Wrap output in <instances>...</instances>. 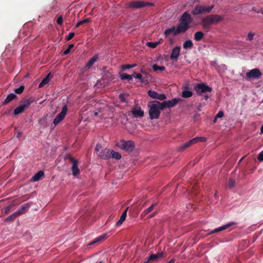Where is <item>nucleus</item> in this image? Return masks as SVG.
<instances>
[{
	"instance_id": "obj_1",
	"label": "nucleus",
	"mask_w": 263,
	"mask_h": 263,
	"mask_svg": "<svg viewBox=\"0 0 263 263\" xmlns=\"http://www.w3.org/2000/svg\"><path fill=\"white\" fill-rule=\"evenodd\" d=\"M161 102L154 101H151L148 104L149 108V115L151 120L158 119L161 110Z\"/></svg>"
},
{
	"instance_id": "obj_2",
	"label": "nucleus",
	"mask_w": 263,
	"mask_h": 263,
	"mask_svg": "<svg viewBox=\"0 0 263 263\" xmlns=\"http://www.w3.org/2000/svg\"><path fill=\"white\" fill-rule=\"evenodd\" d=\"M190 28V26L180 22L176 27L174 26L173 27L166 29L164 34L166 36H168L171 33H173V35L176 36L180 33L185 32Z\"/></svg>"
},
{
	"instance_id": "obj_3",
	"label": "nucleus",
	"mask_w": 263,
	"mask_h": 263,
	"mask_svg": "<svg viewBox=\"0 0 263 263\" xmlns=\"http://www.w3.org/2000/svg\"><path fill=\"white\" fill-rule=\"evenodd\" d=\"M223 20V17L218 14L206 16L201 21V25L204 29H209L213 24H216Z\"/></svg>"
},
{
	"instance_id": "obj_4",
	"label": "nucleus",
	"mask_w": 263,
	"mask_h": 263,
	"mask_svg": "<svg viewBox=\"0 0 263 263\" xmlns=\"http://www.w3.org/2000/svg\"><path fill=\"white\" fill-rule=\"evenodd\" d=\"M117 146L128 153L133 151L135 147V143L132 140L126 141L125 140H121L117 143Z\"/></svg>"
},
{
	"instance_id": "obj_5",
	"label": "nucleus",
	"mask_w": 263,
	"mask_h": 263,
	"mask_svg": "<svg viewBox=\"0 0 263 263\" xmlns=\"http://www.w3.org/2000/svg\"><path fill=\"white\" fill-rule=\"evenodd\" d=\"M157 202L153 203L149 207L145 209L141 213V216L142 218H144L145 216H147V218L149 219L154 217L157 214Z\"/></svg>"
},
{
	"instance_id": "obj_6",
	"label": "nucleus",
	"mask_w": 263,
	"mask_h": 263,
	"mask_svg": "<svg viewBox=\"0 0 263 263\" xmlns=\"http://www.w3.org/2000/svg\"><path fill=\"white\" fill-rule=\"evenodd\" d=\"M214 8V5L206 7L201 5H197L195 8L192 11V14L194 15H197L200 14H205L210 13Z\"/></svg>"
},
{
	"instance_id": "obj_7",
	"label": "nucleus",
	"mask_w": 263,
	"mask_h": 263,
	"mask_svg": "<svg viewBox=\"0 0 263 263\" xmlns=\"http://www.w3.org/2000/svg\"><path fill=\"white\" fill-rule=\"evenodd\" d=\"M194 90L198 95H202L203 93L211 92L212 88L205 85L204 83H199L196 84L194 87Z\"/></svg>"
},
{
	"instance_id": "obj_8",
	"label": "nucleus",
	"mask_w": 263,
	"mask_h": 263,
	"mask_svg": "<svg viewBox=\"0 0 263 263\" xmlns=\"http://www.w3.org/2000/svg\"><path fill=\"white\" fill-rule=\"evenodd\" d=\"M181 101V98H174L171 100L161 102V110H163L165 108L173 107Z\"/></svg>"
},
{
	"instance_id": "obj_9",
	"label": "nucleus",
	"mask_w": 263,
	"mask_h": 263,
	"mask_svg": "<svg viewBox=\"0 0 263 263\" xmlns=\"http://www.w3.org/2000/svg\"><path fill=\"white\" fill-rule=\"evenodd\" d=\"M262 75L261 72L258 68L253 69L247 72L246 74V80H249L251 78L259 79Z\"/></svg>"
},
{
	"instance_id": "obj_10",
	"label": "nucleus",
	"mask_w": 263,
	"mask_h": 263,
	"mask_svg": "<svg viewBox=\"0 0 263 263\" xmlns=\"http://www.w3.org/2000/svg\"><path fill=\"white\" fill-rule=\"evenodd\" d=\"M67 106L65 105L62 108L61 111L57 115L55 119L53 120V123L56 125L59 124L61 121H62L67 112Z\"/></svg>"
},
{
	"instance_id": "obj_11",
	"label": "nucleus",
	"mask_w": 263,
	"mask_h": 263,
	"mask_svg": "<svg viewBox=\"0 0 263 263\" xmlns=\"http://www.w3.org/2000/svg\"><path fill=\"white\" fill-rule=\"evenodd\" d=\"M66 158L69 160L72 164L71 170L73 175L77 176L80 173V170L78 167V161L69 155L67 156Z\"/></svg>"
},
{
	"instance_id": "obj_12",
	"label": "nucleus",
	"mask_w": 263,
	"mask_h": 263,
	"mask_svg": "<svg viewBox=\"0 0 263 263\" xmlns=\"http://www.w3.org/2000/svg\"><path fill=\"white\" fill-rule=\"evenodd\" d=\"M144 2L143 1H130L126 4L127 8L140 9L143 8Z\"/></svg>"
},
{
	"instance_id": "obj_13",
	"label": "nucleus",
	"mask_w": 263,
	"mask_h": 263,
	"mask_svg": "<svg viewBox=\"0 0 263 263\" xmlns=\"http://www.w3.org/2000/svg\"><path fill=\"white\" fill-rule=\"evenodd\" d=\"M192 18L191 15L187 12H184L181 16L180 18V22L184 23L190 26V24L192 22Z\"/></svg>"
},
{
	"instance_id": "obj_14",
	"label": "nucleus",
	"mask_w": 263,
	"mask_h": 263,
	"mask_svg": "<svg viewBox=\"0 0 263 263\" xmlns=\"http://www.w3.org/2000/svg\"><path fill=\"white\" fill-rule=\"evenodd\" d=\"M148 95L152 98L157 99L160 101L164 100L166 97L164 94H159L155 91L149 90L147 92Z\"/></svg>"
},
{
	"instance_id": "obj_15",
	"label": "nucleus",
	"mask_w": 263,
	"mask_h": 263,
	"mask_svg": "<svg viewBox=\"0 0 263 263\" xmlns=\"http://www.w3.org/2000/svg\"><path fill=\"white\" fill-rule=\"evenodd\" d=\"M235 224V223L234 222H229L226 224H224L221 227H220L219 228H217L215 229L214 230L211 231L209 233V234H213L215 233H217V232H219L220 231H223L224 230H226V229L229 228L230 227H232V226L234 225Z\"/></svg>"
},
{
	"instance_id": "obj_16",
	"label": "nucleus",
	"mask_w": 263,
	"mask_h": 263,
	"mask_svg": "<svg viewBox=\"0 0 263 263\" xmlns=\"http://www.w3.org/2000/svg\"><path fill=\"white\" fill-rule=\"evenodd\" d=\"M111 151L109 149L105 148L102 150L98 155L103 159H108L111 157Z\"/></svg>"
},
{
	"instance_id": "obj_17",
	"label": "nucleus",
	"mask_w": 263,
	"mask_h": 263,
	"mask_svg": "<svg viewBox=\"0 0 263 263\" xmlns=\"http://www.w3.org/2000/svg\"><path fill=\"white\" fill-rule=\"evenodd\" d=\"M131 112L135 118L142 117L144 116V111L141 109L140 107L136 106L134 107Z\"/></svg>"
},
{
	"instance_id": "obj_18",
	"label": "nucleus",
	"mask_w": 263,
	"mask_h": 263,
	"mask_svg": "<svg viewBox=\"0 0 263 263\" xmlns=\"http://www.w3.org/2000/svg\"><path fill=\"white\" fill-rule=\"evenodd\" d=\"M163 252H159L157 254H152L147 261L144 263H150L152 261H156L158 258H161L163 256Z\"/></svg>"
},
{
	"instance_id": "obj_19",
	"label": "nucleus",
	"mask_w": 263,
	"mask_h": 263,
	"mask_svg": "<svg viewBox=\"0 0 263 263\" xmlns=\"http://www.w3.org/2000/svg\"><path fill=\"white\" fill-rule=\"evenodd\" d=\"M195 140H193V139H192L189 140V141L185 142V143L183 144L182 145L178 147V151L179 152H183L185 149L190 147L191 145L195 144Z\"/></svg>"
},
{
	"instance_id": "obj_20",
	"label": "nucleus",
	"mask_w": 263,
	"mask_h": 263,
	"mask_svg": "<svg viewBox=\"0 0 263 263\" xmlns=\"http://www.w3.org/2000/svg\"><path fill=\"white\" fill-rule=\"evenodd\" d=\"M98 55H95L91 59H90L84 67L85 70H87L90 69L91 67L94 64V63L98 60Z\"/></svg>"
},
{
	"instance_id": "obj_21",
	"label": "nucleus",
	"mask_w": 263,
	"mask_h": 263,
	"mask_svg": "<svg viewBox=\"0 0 263 263\" xmlns=\"http://www.w3.org/2000/svg\"><path fill=\"white\" fill-rule=\"evenodd\" d=\"M180 47L179 46H176L173 49L172 53L170 56V58L172 60H178L179 55Z\"/></svg>"
},
{
	"instance_id": "obj_22",
	"label": "nucleus",
	"mask_w": 263,
	"mask_h": 263,
	"mask_svg": "<svg viewBox=\"0 0 263 263\" xmlns=\"http://www.w3.org/2000/svg\"><path fill=\"white\" fill-rule=\"evenodd\" d=\"M107 238V235L106 234H104L93 239L92 241H91L88 245H92L95 244H99L101 242Z\"/></svg>"
},
{
	"instance_id": "obj_23",
	"label": "nucleus",
	"mask_w": 263,
	"mask_h": 263,
	"mask_svg": "<svg viewBox=\"0 0 263 263\" xmlns=\"http://www.w3.org/2000/svg\"><path fill=\"white\" fill-rule=\"evenodd\" d=\"M34 102V99L32 97H30L28 99H24L22 102L21 104H23L25 109L28 108L32 103Z\"/></svg>"
},
{
	"instance_id": "obj_24",
	"label": "nucleus",
	"mask_w": 263,
	"mask_h": 263,
	"mask_svg": "<svg viewBox=\"0 0 263 263\" xmlns=\"http://www.w3.org/2000/svg\"><path fill=\"white\" fill-rule=\"evenodd\" d=\"M17 97L14 93L9 94L3 103V105H6Z\"/></svg>"
},
{
	"instance_id": "obj_25",
	"label": "nucleus",
	"mask_w": 263,
	"mask_h": 263,
	"mask_svg": "<svg viewBox=\"0 0 263 263\" xmlns=\"http://www.w3.org/2000/svg\"><path fill=\"white\" fill-rule=\"evenodd\" d=\"M44 175V172L43 171H39L32 177V180L34 182L40 180Z\"/></svg>"
},
{
	"instance_id": "obj_26",
	"label": "nucleus",
	"mask_w": 263,
	"mask_h": 263,
	"mask_svg": "<svg viewBox=\"0 0 263 263\" xmlns=\"http://www.w3.org/2000/svg\"><path fill=\"white\" fill-rule=\"evenodd\" d=\"M30 207V204L29 203H25L22 205L21 209L16 211V213H18V215L20 216L22 214L25 213L27 210Z\"/></svg>"
},
{
	"instance_id": "obj_27",
	"label": "nucleus",
	"mask_w": 263,
	"mask_h": 263,
	"mask_svg": "<svg viewBox=\"0 0 263 263\" xmlns=\"http://www.w3.org/2000/svg\"><path fill=\"white\" fill-rule=\"evenodd\" d=\"M183 47L185 49H191L193 47V43L190 40L185 41L183 44Z\"/></svg>"
},
{
	"instance_id": "obj_28",
	"label": "nucleus",
	"mask_w": 263,
	"mask_h": 263,
	"mask_svg": "<svg viewBox=\"0 0 263 263\" xmlns=\"http://www.w3.org/2000/svg\"><path fill=\"white\" fill-rule=\"evenodd\" d=\"M203 36L204 33L202 31H198L194 34V39L196 41H200Z\"/></svg>"
},
{
	"instance_id": "obj_29",
	"label": "nucleus",
	"mask_w": 263,
	"mask_h": 263,
	"mask_svg": "<svg viewBox=\"0 0 263 263\" xmlns=\"http://www.w3.org/2000/svg\"><path fill=\"white\" fill-rule=\"evenodd\" d=\"M25 109L23 104H21L14 110V114L16 115L22 113Z\"/></svg>"
},
{
	"instance_id": "obj_30",
	"label": "nucleus",
	"mask_w": 263,
	"mask_h": 263,
	"mask_svg": "<svg viewBox=\"0 0 263 263\" xmlns=\"http://www.w3.org/2000/svg\"><path fill=\"white\" fill-rule=\"evenodd\" d=\"M19 215H18V213H16V212L13 213L10 216H8L5 219V222H10L14 220V219Z\"/></svg>"
},
{
	"instance_id": "obj_31",
	"label": "nucleus",
	"mask_w": 263,
	"mask_h": 263,
	"mask_svg": "<svg viewBox=\"0 0 263 263\" xmlns=\"http://www.w3.org/2000/svg\"><path fill=\"white\" fill-rule=\"evenodd\" d=\"M120 78L122 80H127L129 81L133 79V76L129 75L125 73H122L120 74Z\"/></svg>"
},
{
	"instance_id": "obj_32",
	"label": "nucleus",
	"mask_w": 263,
	"mask_h": 263,
	"mask_svg": "<svg viewBox=\"0 0 263 263\" xmlns=\"http://www.w3.org/2000/svg\"><path fill=\"white\" fill-rule=\"evenodd\" d=\"M199 186L197 185V184L196 183L192 187V194H194L195 195L197 196V198H199V196L198 195V191L199 190Z\"/></svg>"
},
{
	"instance_id": "obj_33",
	"label": "nucleus",
	"mask_w": 263,
	"mask_h": 263,
	"mask_svg": "<svg viewBox=\"0 0 263 263\" xmlns=\"http://www.w3.org/2000/svg\"><path fill=\"white\" fill-rule=\"evenodd\" d=\"M193 92L190 90H183L182 92L181 96L184 98H188L192 97Z\"/></svg>"
},
{
	"instance_id": "obj_34",
	"label": "nucleus",
	"mask_w": 263,
	"mask_h": 263,
	"mask_svg": "<svg viewBox=\"0 0 263 263\" xmlns=\"http://www.w3.org/2000/svg\"><path fill=\"white\" fill-rule=\"evenodd\" d=\"M49 76H50V74H48L47 75V76L45 78H44L41 81V82L40 83V84L39 85V88L43 87L44 86H45L46 84H47L49 82Z\"/></svg>"
},
{
	"instance_id": "obj_35",
	"label": "nucleus",
	"mask_w": 263,
	"mask_h": 263,
	"mask_svg": "<svg viewBox=\"0 0 263 263\" xmlns=\"http://www.w3.org/2000/svg\"><path fill=\"white\" fill-rule=\"evenodd\" d=\"M111 157L117 160H119L121 158V155L119 153L115 152L113 150H111Z\"/></svg>"
},
{
	"instance_id": "obj_36",
	"label": "nucleus",
	"mask_w": 263,
	"mask_h": 263,
	"mask_svg": "<svg viewBox=\"0 0 263 263\" xmlns=\"http://www.w3.org/2000/svg\"><path fill=\"white\" fill-rule=\"evenodd\" d=\"M91 22V20L90 18H86L84 20H82L81 21H80L79 22H78L76 25V27L77 28V27H79L80 25H84V24H88L90 22Z\"/></svg>"
},
{
	"instance_id": "obj_37",
	"label": "nucleus",
	"mask_w": 263,
	"mask_h": 263,
	"mask_svg": "<svg viewBox=\"0 0 263 263\" xmlns=\"http://www.w3.org/2000/svg\"><path fill=\"white\" fill-rule=\"evenodd\" d=\"M160 44V42H147L146 43V45L152 48H156L158 45Z\"/></svg>"
},
{
	"instance_id": "obj_38",
	"label": "nucleus",
	"mask_w": 263,
	"mask_h": 263,
	"mask_svg": "<svg viewBox=\"0 0 263 263\" xmlns=\"http://www.w3.org/2000/svg\"><path fill=\"white\" fill-rule=\"evenodd\" d=\"M152 67H153V70L155 71H156L157 70L163 71L165 69L164 66H160L156 64H154L153 65Z\"/></svg>"
},
{
	"instance_id": "obj_39",
	"label": "nucleus",
	"mask_w": 263,
	"mask_h": 263,
	"mask_svg": "<svg viewBox=\"0 0 263 263\" xmlns=\"http://www.w3.org/2000/svg\"><path fill=\"white\" fill-rule=\"evenodd\" d=\"M255 33L251 32V31L249 32L247 35V38L246 39V40L249 41H252L254 39V36H255Z\"/></svg>"
},
{
	"instance_id": "obj_40",
	"label": "nucleus",
	"mask_w": 263,
	"mask_h": 263,
	"mask_svg": "<svg viewBox=\"0 0 263 263\" xmlns=\"http://www.w3.org/2000/svg\"><path fill=\"white\" fill-rule=\"evenodd\" d=\"M193 140H195V143H197L198 142H205L206 141V138L203 137H197L193 138Z\"/></svg>"
},
{
	"instance_id": "obj_41",
	"label": "nucleus",
	"mask_w": 263,
	"mask_h": 263,
	"mask_svg": "<svg viewBox=\"0 0 263 263\" xmlns=\"http://www.w3.org/2000/svg\"><path fill=\"white\" fill-rule=\"evenodd\" d=\"M24 89H25V86L24 85H21L18 88L15 89L14 90V91L17 94H21L23 92Z\"/></svg>"
},
{
	"instance_id": "obj_42",
	"label": "nucleus",
	"mask_w": 263,
	"mask_h": 263,
	"mask_svg": "<svg viewBox=\"0 0 263 263\" xmlns=\"http://www.w3.org/2000/svg\"><path fill=\"white\" fill-rule=\"evenodd\" d=\"M128 95V94L121 93L119 95V98L122 102H125L126 101V98Z\"/></svg>"
},
{
	"instance_id": "obj_43",
	"label": "nucleus",
	"mask_w": 263,
	"mask_h": 263,
	"mask_svg": "<svg viewBox=\"0 0 263 263\" xmlns=\"http://www.w3.org/2000/svg\"><path fill=\"white\" fill-rule=\"evenodd\" d=\"M136 66V64H133V65H130V64H127V65H123L122 66V70H126V69H129V68H133L134 67H135Z\"/></svg>"
},
{
	"instance_id": "obj_44",
	"label": "nucleus",
	"mask_w": 263,
	"mask_h": 263,
	"mask_svg": "<svg viewBox=\"0 0 263 263\" xmlns=\"http://www.w3.org/2000/svg\"><path fill=\"white\" fill-rule=\"evenodd\" d=\"M74 47V45L73 44H71L68 45V48L64 51V54H68L70 53L71 49H72Z\"/></svg>"
},
{
	"instance_id": "obj_45",
	"label": "nucleus",
	"mask_w": 263,
	"mask_h": 263,
	"mask_svg": "<svg viewBox=\"0 0 263 263\" xmlns=\"http://www.w3.org/2000/svg\"><path fill=\"white\" fill-rule=\"evenodd\" d=\"M235 181L232 179H230L228 182V186L230 188L233 187L235 186Z\"/></svg>"
},
{
	"instance_id": "obj_46",
	"label": "nucleus",
	"mask_w": 263,
	"mask_h": 263,
	"mask_svg": "<svg viewBox=\"0 0 263 263\" xmlns=\"http://www.w3.org/2000/svg\"><path fill=\"white\" fill-rule=\"evenodd\" d=\"M125 220V218H124L123 217H122V216H121L119 220L116 222V226L117 227L120 226Z\"/></svg>"
},
{
	"instance_id": "obj_47",
	"label": "nucleus",
	"mask_w": 263,
	"mask_h": 263,
	"mask_svg": "<svg viewBox=\"0 0 263 263\" xmlns=\"http://www.w3.org/2000/svg\"><path fill=\"white\" fill-rule=\"evenodd\" d=\"M57 23L60 25H62L63 23V18L62 15H60L58 17V18L57 20Z\"/></svg>"
},
{
	"instance_id": "obj_48",
	"label": "nucleus",
	"mask_w": 263,
	"mask_h": 263,
	"mask_svg": "<svg viewBox=\"0 0 263 263\" xmlns=\"http://www.w3.org/2000/svg\"><path fill=\"white\" fill-rule=\"evenodd\" d=\"M74 36V32H70L68 36L66 37L65 40L67 41H68L72 39Z\"/></svg>"
},
{
	"instance_id": "obj_49",
	"label": "nucleus",
	"mask_w": 263,
	"mask_h": 263,
	"mask_svg": "<svg viewBox=\"0 0 263 263\" xmlns=\"http://www.w3.org/2000/svg\"><path fill=\"white\" fill-rule=\"evenodd\" d=\"M135 78H136V79H139V80L140 81V82H142V83L144 82V79L142 78V75H141L140 73H138V74L136 76Z\"/></svg>"
},
{
	"instance_id": "obj_50",
	"label": "nucleus",
	"mask_w": 263,
	"mask_h": 263,
	"mask_svg": "<svg viewBox=\"0 0 263 263\" xmlns=\"http://www.w3.org/2000/svg\"><path fill=\"white\" fill-rule=\"evenodd\" d=\"M257 159L259 161H263V151L259 153L257 156Z\"/></svg>"
},
{
	"instance_id": "obj_51",
	"label": "nucleus",
	"mask_w": 263,
	"mask_h": 263,
	"mask_svg": "<svg viewBox=\"0 0 263 263\" xmlns=\"http://www.w3.org/2000/svg\"><path fill=\"white\" fill-rule=\"evenodd\" d=\"M154 4L153 3H149V2H144L143 4V7L145 6H149V7H153L154 6Z\"/></svg>"
},
{
	"instance_id": "obj_52",
	"label": "nucleus",
	"mask_w": 263,
	"mask_h": 263,
	"mask_svg": "<svg viewBox=\"0 0 263 263\" xmlns=\"http://www.w3.org/2000/svg\"><path fill=\"white\" fill-rule=\"evenodd\" d=\"M224 114L222 111H219L218 114L216 115V118H221L223 116Z\"/></svg>"
},
{
	"instance_id": "obj_53",
	"label": "nucleus",
	"mask_w": 263,
	"mask_h": 263,
	"mask_svg": "<svg viewBox=\"0 0 263 263\" xmlns=\"http://www.w3.org/2000/svg\"><path fill=\"white\" fill-rule=\"evenodd\" d=\"M128 209V207H127L125 210L123 212V213H122V214L121 215V216L122 217H123L124 218H125L126 219V215H127V210Z\"/></svg>"
},
{
	"instance_id": "obj_54",
	"label": "nucleus",
	"mask_w": 263,
	"mask_h": 263,
	"mask_svg": "<svg viewBox=\"0 0 263 263\" xmlns=\"http://www.w3.org/2000/svg\"><path fill=\"white\" fill-rule=\"evenodd\" d=\"M101 148V145L97 144L96 146L95 150L97 152H99V150Z\"/></svg>"
},
{
	"instance_id": "obj_55",
	"label": "nucleus",
	"mask_w": 263,
	"mask_h": 263,
	"mask_svg": "<svg viewBox=\"0 0 263 263\" xmlns=\"http://www.w3.org/2000/svg\"><path fill=\"white\" fill-rule=\"evenodd\" d=\"M256 13H261L263 14V9L260 8V9L258 10V11H256Z\"/></svg>"
},
{
	"instance_id": "obj_56",
	"label": "nucleus",
	"mask_w": 263,
	"mask_h": 263,
	"mask_svg": "<svg viewBox=\"0 0 263 263\" xmlns=\"http://www.w3.org/2000/svg\"><path fill=\"white\" fill-rule=\"evenodd\" d=\"M22 132H18L17 135H16V138H20L22 136Z\"/></svg>"
},
{
	"instance_id": "obj_57",
	"label": "nucleus",
	"mask_w": 263,
	"mask_h": 263,
	"mask_svg": "<svg viewBox=\"0 0 263 263\" xmlns=\"http://www.w3.org/2000/svg\"><path fill=\"white\" fill-rule=\"evenodd\" d=\"M175 261V258H172L168 262V263H174Z\"/></svg>"
},
{
	"instance_id": "obj_58",
	"label": "nucleus",
	"mask_w": 263,
	"mask_h": 263,
	"mask_svg": "<svg viewBox=\"0 0 263 263\" xmlns=\"http://www.w3.org/2000/svg\"><path fill=\"white\" fill-rule=\"evenodd\" d=\"M209 98V96L208 95H205L204 96V99L205 100H208Z\"/></svg>"
},
{
	"instance_id": "obj_59",
	"label": "nucleus",
	"mask_w": 263,
	"mask_h": 263,
	"mask_svg": "<svg viewBox=\"0 0 263 263\" xmlns=\"http://www.w3.org/2000/svg\"><path fill=\"white\" fill-rule=\"evenodd\" d=\"M260 134H263V124L261 125L260 128Z\"/></svg>"
},
{
	"instance_id": "obj_60",
	"label": "nucleus",
	"mask_w": 263,
	"mask_h": 263,
	"mask_svg": "<svg viewBox=\"0 0 263 263\" xmlns=\"http://www.w3.org/2000/svg\"><path fill=\"white\" fill-rule=\"evenodd\" d=\"M214 196L215 197L216 199H217L218 198V196L217 195V193L216 192L215 195H214Z\"/></svg>"
},
{
	"instance_id": "obj_61",
	"label": "nucleus",
	"mask_w": 263,
	"mask_h": 263,
	"mask_svg": "<svg viewBox=\"0 0 263 263\" xmlns=\"http://www.w3.org/2000/svg\"><path fill=\"white\" fill-rule=\"evenodd\" d=\"M217 119V118H216V117H215L214 119V120H213V122L215 123L216 122Z\"/></svg>"
},
{
	"instance_id": "obj_62",
	"label": "nucleus",
	"mask_w": 263,
	"mask_h": 263,
	"mask_svg": "<svg viewBox=\"0 0 263 263\" xmlns=\"http://www.w3.org/2000/svg\"><path fill=\"white\" fill-rule=\"evenodd\" d=\"M98 115V112H94V115L95 116H97Z\"/></svg>"
},
{
	"instance_id": "obj_63",
	"label": "nucleus",
	"mask_w": 263,
	"mask_h": 263,
	"mask_svg": "<svg viewBox=\"0 0 263 263\" xmlns=\"http://www.w3.org/2000/svg\"><path fill=\"white\" fill-rule=\"evenodd\" d=\"M253 10L256 12L257 9H255L254 8H253Z\"/></svg>"
},
{
	"instance_id": "obj_64",
	"label": "nucleus",
	"mask_w": 263,
	"mask_h": 263,
	"mask_svg": "<svg viewBox=\"0 0 263 263\" xmlns=\"http://www.w3.org/2000/svg\"><path fill=\"white\" fill-rule=\"evenodd\" d=\"M99 263H102V261H100Z\"/></svg>"
}]
</instances>
